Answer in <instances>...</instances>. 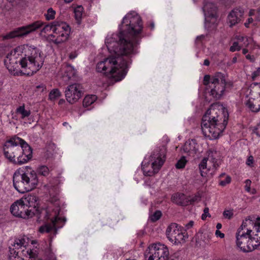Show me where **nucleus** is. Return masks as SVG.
<instances>
[{"label":"nucleus","instance_id":"51","mask_svg":"<svg viewBox=\"0 0 260 260\" xmlns=\"http://www.w3.org/2000/svg\"><path fill=\"white\" fill-rule=\"evenodd\" d=\"M251 40L250 38L247 37V41H245L243 42V44L241 45L242 47H247L250 43V41Z\"/></svg>","mask_w":260,"mask_h":260},{"label":"nucleus","instance_id":"34","mask_svg":"<svg viewBox=\"0 0 260 260\" xmlns=\"http://www.w3.org/2000/svg\"><path fill=\"white\" fill-rule=\"evenodd\" d=\"M186 160L184 156H182L176 163L175 166L177 169H183L186 164Z\"/></svg>","mask_w":260,"mask_h":260},{"label":"nucleus","instance_id":"41","mask_svg":"<svg viewBox=\"0 0 260 260\" xmlns=\"http://www.w3.org/2000/svg\"><path fill=\"white\" fill-rule=\"evenodd\" d=\"M254 158L252 155L248 156L246 160V164L247 166L252 167L253 166Z\"/></svg>","mask_w":260,"mask_h":260},{"label":"nucleus","instance_id":"14","mask_svg":"<svg viewBox=\"0 0 260 260\" xmlns=\"http://www.w3.org/2000/svg\"><path fill=\"white\" fill-rule=\"evenodd\" d=\"M43 25L41 21H36L28 25L19 27L8 34L3 36V40L13 39L16 37H22L26 36L31 32L41 28Z\"/></svg>","mask_w":260,"mask_h":260},{"label":"nucleus","instance_id":"24","mask_svg":"<svg viewBox=\"0 0 260 260\" xmlns=\"http://www.w3.org/2000/svg\"><path fill=\"white\" fill-rule=\"evenodd\" d=\"M207 156L205 157L209 164H211L213 169L216 170L219 166L217 157L218 154L216 150L210 149L207 151Z\"/></svg>","mask_w":260,"mask_h":260},{"label":"nucleus","instance_id":"47","mask_svg":"<svg viewBox=\"0 0 260 260\" xmlns=\"http://www.w3.org/2000/svg\"><path fill=\"white\" fill-rule=\"evenodd\" d=\"M236 38L238 41V43H242L245 41H247V37L245 36H238Z\"/></svg>","mask_w":260,"mask_h":260},{"label":"nucleus","instance_id":"10","mask_svg":"<svg viewBox=\"0 0 260 260\" xmlns=\"http://www.w3.org/2000/svg\"><path fill=\"white\" fill-rule=\"evenodd\" d=\"M34 197L30 196L15 202L11 207L12 214L22 218H28L34 215V212L29 209V202Z\"/></svg>","mask_w":260,"mask_h":260},{"label":"nucleus","instance_id":"7","mask_svg":"<svg viewBox=\"0 0 260 260\" xmlns=\"http://www.w3.org/2000/svg\"><path fill=\"white\" fill-rule=\"evenodd\" d=\"M166 147L162 146L155 149L150 156V162H143L142 170L145 176H152L157 173L165 161Z\"/></svg>","mask_w":260,"mask_h":260},{"label":"nucleus","instance_id":"19","mask_svg":"<svg viewBox=\"0 0 260 260\" xmlns=\"http://www.w3.org/2000/svg\"><path fill=\"white\" fill-rule=\"evenodd\" d=\"M22 173L28 191H31L34 188H36L39 182L36 172L34 170H31L30 168H29L27 169L26 171L25 172L22 170Z\"/></svg>","mask_w":260,"mask_h":260},{"label":"nucleus","instance_id":"64","mask_svg":"<svg viewBox=\"0 0 260 260\" xmlns=\"http://www.w3.org/2000/svg\"><path fill=\"white\" fill-rule=\"evenodd\" d=\"M250 23L248 22L247 21L244 24V25L245 26V27H246L247 28L249 27V25L250 24Z\"/></svg>","mask_w":260,"mask_h":260},{"label":"nucleus","instance_id":"8","mask_svg":"<svg viewBox=\"0 0 260 260\" xmlns=\"http://www.w3.org/2000/svg\"><path fill=\"white\" fill-rule=\"evenodd\" d=\"M59 211L60 208L59 207L54 209L51 213L47 210H44L43 211L45 218L46 220L50 219L51 223L41 226L39 229V232L40 233H48L54 231L55 234H56L57 229L62 226L66 221V219L58 216Z\"/></svg>","mask_w":260,"mask_h":260},{"label":"nucleus","instance_id":"48","mask_svg":"<svg viewBox=\"0 0 260 260\" xmlns=\"http://www.w3.org/2000/svg\"><path fill=\"white\" fill-rule=\"evenodd\" d=\"M245 57L247 59L249 60L250 62H253L255 61V57L254 55H251L250 54H247L245 56Z\"/></svg>","mask_w":260,"mask_h":260},{"label":"nucleus","instance_id":"53","mask_svg":"<svg viewBox=\"0 0 260 260\" xmlns=\"http://www.w3.org/2000/svg\"><path fill=\"white\" fill-rule=\"evenodd\" d=\"M193 221H190L186 225V227L187 229H189L191 228L193 225Z\"/></svg>","mask_w":260,"mask_h":260},{"label":"nucleus","instance_id":"25","mask_svg":"<svg viewBox=\"0 0 260 260\" xmlns=\"http://www.w3.org/2000/svg\"><path fill=\"white\" fill-rule=\"evenodd\" d=\"M172 201L175 204L180 206H186L188 201L183 193H177L172 197Z\"/></svg>","mask_w":260,"mask_h":260},{"label":"nucleus","instance_id":"59","mask_svg":"<svg viewBox=\"0 0 260 260\" xmlns=\"http://www.w3.org/2000/svg\"><path fill=\"white\" fill-rule=\"evenodd\" d=\"M64 102H65L64 100H63V99H60V100L59 101V102H58V104H59V105H62V104H63Z\"/></svg>","mask_w":260,"mask_h":260},{"label":"nucleus","instance_id":"56","mask_svg":"<svg viewBox=\"0 0 260 260\" xmlns=\"http://www.w3.org/2000/svg\"><path fill=\"white\" fill-rule=\"evenodd\" d=\"M210 64V61L208 59H205L204 61V65L206 66H208Z\"/></svg>","mask_w":260,"mask_h":260},{"label":"nucleus","instance_id":"27","mask_svg":"<svg viewBox=\"0 0 260 260\" xmlns=\"http://www.w3.org/2000/svg\"><path fill=\"white\" fill-rule=\"evenodd\" d=\"M207 159L205 157L202 160L199 164V167L201 175L202 177H206L207 172L211 169V166L207 165Z\"/></svg>","mask_w":260,"mask_h":260},{"label":"nucleus","instance_id":"49","mask_svg":"<svg viewBox=\"0 0 260 260\" xmlns=\"http://www.w3.org/2000/svg\"><path fill=\"white\" fill-rule=\"evenodd\" d=\"M205 38V36L202 35L201 36H198L196 38V42L197 43H200L202 42L203 40H204Z\"/></svg>","mask_w":260,"mask_h":260},{"label":"nucleus","instance_id":"43","mask_svg":"<svg viewBox=\"0 0 260 260\" xmlns=\"http://www.w3.org/2000/svg\"><path fill=\"white\" fill-rule=\"evenodd\" d=\"M251 183V181L249 179H247L245 181V190L247 191H248V192H249L250 191Z\"/></svg>","mask_w":260,"mask_h":260},{"label":"nucleus","instance_id":"52","mask_svg":"<svg viewBox=\"0 0 260 260\" xmlns=\"http://www.w3.org/2000/svg\"><path fill=\"white\" fill-rule=\"evenodd\" d=\"M215 235L217 237H219L221 238H223L224 237V234L223 233H222L220 231L216 230L215 232Z\"/></svg>","mask_w":260,"mask_h":260},{"label":"nucleus","instance_id":"33","mask_svg":"<svg viewBox=\"0 0 260 260\" xmlns=\"http://www.w3.org/2000/svg\"><path fill=\"white\" fill-rule=\"evenodd\" d=\"M56 12L52 8H49L47 13L45 14V18L47 20H53L55 18Z\"/></svg>","mask_w":260,"mask_h":260},{"label":"nucleus","instance_id":"44","mask_svg":"<svg viewBox=\"0 0 260 260\" xmlns=\"http://www.w3.org/2000/svg\"><path fill=\"white\" fill-rule=\"evenodd\" d=\"M255 21L257 22L260 24V7L256 10Z\"/></svg>","mask_w":260,"mask_h":260},{"label":"nucleus","instance_id":"57","mask_svg":"<svg viewBox=\"0 0 260 260\" xmlns=\"http://www.w3.org/2000/svg\"><path fill=\"white\" fill-rule=\"evenodd\" d=\"M237 56H235L233 58L232 60V62L233 63H235L237 62Z\"/></svg>","mask_w":260,"mask_h":260},{"label":"nucleus","instance_id":"1","mask_svg":"<svg viewBox=\"0 0 260 260\" xmlns=\"http://www.w3.org/2000/svg\"><path fill=\"white\" fill-rule=\"evenodd\" d=\"M141 18L138 14H127L123 18L120 32L106 39L105 43L111 55L99 62L98 72L110 75L115 81L124 78L127 72L131 58L136 54L135 48L138 44V36L143 30Z\"/></svg>","mask_w":260,"mask_h":260},{"label":"nucleus","instance_id":"31","mask_svg":"<svg viewBox=\"0 0 260 260\" xmlns=\"http://www.w3.org/2000/svg\"><path fill=\"white\" fill-rule=\"evenodd\" d=\"M97 98L95 95H88L86 96L83 101V105L84 107H88L93 104Z\"/></svg>","mask_w":260,"mask_h":260},{"label":"nucleus","instance_id":"29","mask_svg":"<svg viewBox=\"0 0 260 260\" xmlns=\"http://www.w3.org/2000/svg\"><path fill=\"white\" fill-rule=\"evenodd\" d=\"M84 8L82 6H78L74 9L75 18L78 24H80Z\"/></svg>","mask_w":260,"mask_h":260},{"label":"nucleus","instance_id":"50","mask_svg":"<svg viewBox=\"0 0 260 260\" xmlns=\"http://www.w3.org/2000/svg\"><path fill=\"white\" fill-rule=\"evenodd\" d=\"M78 55V53L76 51L72 52L69 54V58L70 59H73L75 58Z\"/></svg>","mask_w":260,"mask_h":260},{"label":"nucleus","instance_id":"30","mask_svg":"<svg viewBox=\"0 0 260 260\" xmlns=\"http://www.w3.org/2000/svg\"><path fill=\"white\" fill-rule=\"evenodd\" d=\"M16 113L21 115V118L24 119L25 117H28L30 114L29 110L25 109L24 105L18 107L16 110Z\"/></svg>","mask_w":260,"mask_h":260},{"label":"nucleus","instance_id":"60","mask_svg":"<svg viewBox=\"0 0 260 260\" xmlns=\"http://www.w3.org/2000/svg\"><path fill=\"white\" fill-rule=\"evenodd\" d=\"M221 227H222V225H221V223H218L217 224V225H216V228H217L218 230H219V229H221Z\"/></svg>","mask_w":260,"mask_h":260},{"label":"nucleus","instance_id":"28","mask_svg":"<svg viewBox=\"0 0 260 260\" xmlns=\"http://www.w3.org/2000/svg\"><path fill=\"white\" fill-rule=\"evenodd\" d=\"M19 255L17 257H28L29 258H34L35 257L36 254L32 251L31 249L27 248L26 246H25L24 248L21 249Z\"/></svg>","mask_w":260,"mask_h":260},{"label":"nucleus","instance_id":"40","mask_svg":"<svg viewBox=\"0 0 260 260\" xmlns=\"http://www.w3.org/2000/svg\"><path fill=\"white\" fill-rule=\"evenodd\" d=\"M231 181V178L229 176H226L225 179L223 180H220L219 185L222 186H224L226 184H229Z\"/></svg>","mask_w":260,"mask_h":260},{"label":"nucleus","instance_id":"61","mask_svg":"<svg viewBox=\"0 0 260 260\" xmlns=\"http://www.w3.org/2000/svg\"><path fill=\"white\" fill-rule=\"evenodd\" d=\"M253 19L252 18L250 17V18H249L248 19H247V22L250 23H251L252 22H253Z\"/></svg>","mask_w":260,"mask_h":260},{"label":"nucleus","instance_id":"22","mask_svg":"<svg viewBox=\"0 0 260 260\" xmlns=\"http://www.w3.org/2000/svg\"><path fill=\"white\" fill-rule=\"evenodd\" d=\"M253 228L255 231H252V240L255 249L260 245V217H257L255 221H253Z\"/></svg>","mask_w":260,"mask_h":260},{"label":"nucleus","instance_id":"58","mask_svg":"<svg viewBox=\"0 0 260 260\" xmlns=\"http://www.w3.org/2000/svg\"><path fill=\"white\" fill-rule=\"evenodd\" d=\"M248 52V51L246 48H244L242 50V53L244 55H246Z\"/></svg>","mask_w":260,"mask_h":260},{"label":"nucleus","instance_id":"20","mask_svg":"<svg viewBox=\"0 0 260 260\" xmlns=\"http://www.w3.org/2000/svg\"><path fill=\"white\" fill-rule=\"evenodd\" d=\"M203 10L205 17L206 22L214 23L217 19V11L216 6L213 3H208L206 4L204 7Z\"/></svg>","mask_w":260,"mask_h":260},{"label":"nucleus","instance_id":"13","mask_svg":"<svg viewBox=\"0 0 260 260\" xmlns=\"http://www.w3.org/2000/svg\"><path fill=\"white\" fill-rule=\"evenodd\" d=\"M166 234L168 239L175 244L184 243L188 238L187 233L176 223H172L168 226Z\"/></svg>","mask_w":260,"mask_h":260},{"label":"nucleus","instance_id":"11","mask_svg":"<svg viewBox=\"0 0 260 260\" xmlns=\"http://www.w3.org/2000/svg\"><path fill=\"white\" fill-rule=\"evenodd\" d=\"M169 255L167 246L160 243L150 244L146 250L145 256L148 260H168Z\"/></svg>","mask_w":260,"mask_h":260},{"label":"nucleus","instance_id":"4","mask_svg":"<svg viewBox=\"0 0 260 260\" xmlns=\"http://www.w3.org/2000/svg\"><path fill=\"white\" fill-rule=\"evenodd\" d=\"M228 117L217 104L211 105L202 118L201 127L204 135L210 139H217L225 129Z\"/></svg>","mask_w":260,"mask_h":260},{"label":"nucleus","instance_id":"2","mask_svg":"<svg viewBox=\"0 0 260 260\" xmlns=\"http://www.w3.org/2000/svg\"><path fill=\"white\" fill-rule=\"evenodd\" d=\"M44 61L43 54L39 49L26 45L18 46L9 52L4 63L9 71L14 75L18 73L20 64L25 69V74L32 75L42 67Z\"/></svg>","mask_w":260,"mask_h":260},{"label":"nucleus","instance_id":"16","mask_svg":"<svg viewBox=\"0 0 260 260\" xmlns=\"http://www.w3.org/2000/svg\"><path fill=\"white\" fill-rule=\"evenodd\" d=\"M251 87V91L257 93V96L255 98H250L246 105L251 112L257 113L260 111V83H254Z\"/></svg>","mask_w":260,"mask_h":260},{"label":"nucleus","instance_id":"35","mask_svg":"<svg viewBox=\"0 0 260 260\" xmlns=\"http://www.w3.org/2000/svg\"><path fill=\"white\" fill-rule=\"evenodd\" d=\"M38 172L39 174L44 176H46L49 174V170L47 167L42 166L39 168Z\"/></svg>","mask_w":260,"mask_h":260},{"label":"nucleus","instance_id":"21","mask_svg":"<svg viewBox=\"0 0 260 260\" xmlns=\"http://www.w3.org/2000/svg\"><path fill=\"white\" fill-rule=\"evenodd\" d=\"M244 11L240 9H234L228 16V22L230 27L239 23L243 17Z\"/></svg>","mask_w":260,"mask_h":260},{"label":"nucleus","instance_id":"3","mask_svg":"<svg viewBox=\"0 0 260 260\" xmlns=\"http://www.w3.org/2000/svg\"><path fill=\"white\" fill-rule=\"evenodd\" d=\"M228 117L217 104L211 105L202 118L201 127L204 135L210 139H217L225 129Z\"/></svg>","mask_w":260,"mask_h":260},{"label":"nucleus","instance_id":"15","mask_svg":"<svg viewBox=\"0 0 260 260\" xmlns=\"http://www.w3.org/2000/svg\"><path fill=\"white\" fill-rule=\"evenodd\" d=\"M82 94L81 86L78 83L69 85L65 91L66 100L71 104L77 102L81 98Z\"/></svg>","mask_w":260,"mask_h":260},{"label":"nucleus","instance_id":"18","mask_svg":"<svg viewBox=\"0 0 260 260\" xmlns=\"http://www.w3.org/2000/svg\"><path fill=\"white\" fill-rule=\"evenodd\" d=\"M13 179L14 186L19 192L24 193L28 192L22 170H17L14 174Z\"/></svg>","mask_w":260,"mask_h":260},{"label":"nucleus","instance_id":"46","mask_svg":"<svg viewBox=\"0 0 260 260\" xmlns=\"http://www.w3.org/2000/svg\"><path fill=\"white\" fill-rule=\"evenodd\" d=\"M253 132L260 137V123L254 128Z\"/></svg>","mask_w":260,"mask_h":260},{"label":"nucleus","instance_id":"38","mask_svg":"<svg viewBox=\"0 0 260 260\" xmlns=\"http://www.w3.org/2000/svg\"><path fill=\"white\" fill-rule=\"evenodd\" d=\"M233 214L232 210H224L223 213L224 217L229 219H230L233 217Z\"/></svg>","mask_w":260,"mask_h":260},{"label":"nucleus","instance_id":"32","mask_svg":"<svg viewBox=\"0 0 260 260\" xmlns=\"http://www.w3.org/2000/svg\"><path fill=\"white\" fill-rule=\"evenodd\" d=\"M61 95V92L58 89H53L49 93V100L52 101H54L59 98Z\"/></svg>","mask_w":260,"mask_h":260},{"label":"nucleus","instance_id":"12","mask_svg":"<svg viewBox=\"0 0 260 260\" xmlns=\"http://www.w3.org/2000/svg\"><path fill=\"white\" fill-rule=\"evenodd\" d=\"M226 85V80L223 74L216 73L211 78L210 84V95L215 99L218 100L223 95Z\"/></svg>","mask_w":260,"mask_h":260},{"label":"nucleus","instance_id":"42","mask_svg":"<svg viewBox=\"0 0 260 260\" xmlns=\"http://www.w3.org/2000/svg\"><path fill=\"white\" fill-rule=\"evenodd\" d=\"M260 76V67L258 68L257 70L253 72L252 74L251 78L252 80H255L256 78Z\"/></svg>","mask_w":260,"mask_h":260},{"label":"nucleus","instance_id":"17","mask_svg":"<svg viewBox=\"0 0 260 260\" xmlns=\"http://www.w3.org/2000/svg\"><path fill=\"white\" fill-rule=\"evenodd\" d=\"M27 245L28 238L26 237L23 236L16 238L13 243L9 246V251L11 256L16 257L17 256H19L20 252V250L24 248L25 246H27Z\"/></svg>","mask_w":260,"mask_h":260},{"label":"nucleus","instance_id":"6","mask_svg":"<svg viewBox=\"0 0 260 260\" xmlns=\"http://www.w3.org/2000/svg\"><path fill=\"white\" fill-rule=\"evenodd\" d=\"M253 221L249 217L245 219L236 233L237 246L244 252H251L255 249L252 240V230Z\"/></svg>","mask_w":260,"mask_h":260},{"label":"nucleus","instance_id":"45","mask_svg":"<svg viewBox=\"0 0 260 260\" xmlns=\"http://www.w3.org/2000/svg\"><path fill=\"white\" fill-rule=\"evenodd\" d=\"M47 252L48 253L47 254V256L50 260H55V257L54 253L51 251V250L50 249H48Z\"/></svg>","mask_w":260,"mask_h":260},{"label":"nucleus","instance_id":"55","mask_svg":"<svg viewBox=\"0 0 260 260\" xmlns=\"http://www.w3.org/2000/svg\"><path fill=\"white\" fill-rule=\"evenodd\" d=\"M204 213L206 215H207L208 216H210V214L209 213V208H205L204 210Z\"/></svg>","mask_w":260,"mask_h":260},{"label":"nucleus","instance_id":"39","mask_svg":"<svg viewBox=\"0 0 260 260\" xmlns=\"http://www.w3.org/2000/svg\"><path fill=\"white\" fill-rule=\"evenodd\" d=\"M210 80H211L210 76L209 75H206L204 77L203 84L205 86H208L209 87L210 84H211Z\"/></svg>","mask_w":260,"mask_h":260},{"label":"nucleus","instance_id":"62","mask_svg":"<svg viewBox=\"0 0 260 260\" xmlns=\"http://www.w3.org/2000/svg\"><path fill=\"white\" fill-rule=\"evenodd\" d=\"M207 216H208L207 215H206L205 214H203L202 215V218L203 220H205Z\"/></svg>","mask_w":260,"mask_h":260},{"label":"nucleus","instance_id":"5","mask_svg":"<svg viewBox=\"0 0 260 260\" xmlns=\"http://www.w3.org/2000/svg\"><path fill=\"white\" fill-rule=\"evenodd\" d=\"M5 156L15 165L27 162L32 157L31 147L23 139L14 137L7 140L4 146Z\"/></svg>","mask_w":260,"mask_h":260},{"label":"nucleus","instance_id":"63","mask_svg":"<svg viewBox=\"0 0 260 260\" xmlns=\"http://www.w3.org/2000/svg\"><path fill=\"white\" fill-rule=\"evenodd\" d=\"M150 26L151 27V29H153L154 27V23L152 22L150 23Z\"/></svg>","mask_w":260,"mask_h":260},{"label":"nucleus","instance_id":"26","mask_svg":"<svg viewBox=\"0 0 260 260\" xmlns=\"http://www.w3.org/2000/svg\"><path fill=\"white\" fill-rule=\"evenodd\" d=\"M62 69L64 72L63 77L67 78L68 80L70 79L75 75V70L71 65L68 64H63Z\"/></svg>","mask_w":260,"mask_h":260},{"label":"nucleus","instance_id":"54","mask_svg":"<svg viewBox=\"0 0 260 260\" xmlns=\"http://www.w3.org/2000/svg\"><path fill=\"white\" fill-rule=\"evenodd\" d=\"M255 10L254 9H251L249 12V16H251L255 14Z\"/></svg>","mask_w":260,"mask_h":260},{"label":"nucleus","instance_id":"37","mask_svg":"<svg viewBox=\"0 0 260 260\" xmlns=\"http://www.w3.org/2000/svg\"><path fill=\"white\" fill-rule=\"evenodd\" d=\"M241 48L242 46L239 44L238 42H234L233 45L230 47V51L233 52L236 51H239Z\"/></svg>","mask_w":260,"mask_h":260},{"label":"nucleus","instance_id":"23","mask_svg":"<svg viewBox=\"0 0 260 260\" xmlns=\"http://www.w3.org/2000/svg\"><path fill=\"white\" fill-rule=\"evenodd\" d=\"M182 150L188 155H194L198 151L197 144L194 140H188L184 144Z\"/></svg>","mask_w":260,"mask_h":260},{"label":"nucleus","instance_id":"9","mask_svg":"<svg viewBox=\"0 0 260 260\" xmlns=\"http://www.w3.org/2000/svg\"><path fill=\"white\" fill-rule=\"evenodd\" d=\"M53 34L48 37L49 40L55 44H59L68 40L71 32L70 26L66 22L54 21L51 26Z\"/></svg>","mask_w":260,"mask_h":260},{"label":"nucleus","instance_id":"36","mask_svg":"<svg viewBox=\"0 0 260 260\" xmlns=\"http://www.w3.org/2000/svg\"><path fill=\"white\" fill-rule=\"evenodd\" d=\"M161 212L157 210L150 216V219L153 222L156 221L161 217Z\"/></svg>","mask_w":260,"mask_h":260}]
</instances>
